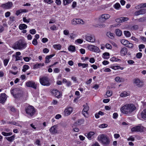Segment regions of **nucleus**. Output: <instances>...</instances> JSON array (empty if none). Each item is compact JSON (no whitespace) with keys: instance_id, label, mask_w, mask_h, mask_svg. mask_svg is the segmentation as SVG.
Returning <instances> with one entry per match:
<instances>
[{"instance_id":"1","label":"nucleus","mask_w":146,"mask_h":146,"mask_svg":"<svg viewBox=\"0 0 146 146\" xmlns=\"http://www.w3.org/2000/svg\"><path fill=\"white\" fill-rule=\"evenodd\" d=\"M136 109V107L134 104L129 103L123 105L120 110L122 113L128 115L131 114Z\"/></svg>"},{"instance_id":"2","label":"nucleus","mask_w":146,"mask_h":146,"mask_svg":"<svg viewBox=\"0 0 146 146\" xmlns=\"http://www.w3.org/2000/svg\"><path fill=\"white\" fill-rule=\"evenodd\" d=\"M27 44L21 40L16 42L13 45V48L15 49L22 50L27 47Z\"/></svg>"},{"instance_id":"3","label":"nucleus","mask_w":146,"mask_h":146,"mask_svg":"<svg viewBox=\"0 0 146 146\" xmlns=\"http://www.w3.org/2000/svg\"><path fill=\"white\" fill-rule=\"evenodd\" d=\"M101 143L104 146H109L110 141L106 135H101Z\"/></svg>"},{"instance_id":"4","label":"nucleus","mask_w":146,"mask_h":146,"mask_svg":"<svg viewBox=\"0 0 146 146\" xmlns=\"http://www.w3.org/2000/svg\"><path fill=\"white\" fill-rule=\"evenodd\" d=\"M39 80L40 84L43 86H48L50 85L48 78L47 77L40 78Z\"/></svg>"},{"instance_id":"5","label":"nucleus","mask_w":146,"mask_h":146,"mask_svg":"<svg viewBox=\"0 0 146 146\" xmlns=\"http://www.w3.org/2000/svg\"><path fill=\"white\" fill-rule=\"evenodd\" d=\"M132 132L137 131L142 132L146 131V128L141 125L133 127L131 129Z\"/></svg>"},{"instance_id":"6","label":"nucleus","mask_w":146,"mask_h":146,"mask_svg":"<svg viewBox=\"0 0 146 146\" xmlns=\"http://www.w3.org/2000/svg\"><path fill=\"white\" fill-rule=\"evenodd\" d=\"M26 113L29 116H32L35 112L34 108L32 106H29L26 109Z\"/></svg>"},{"instance_id":"7","label":"nucleus","mask_w":146,"mask_h":146,"mask_svg":"<svg viewBox=\"0 0 146 146\" xmlns=\"http://www.w3.org/2000/svg\"><path fill=\"white\" fill-rule=\"evenodd\" d=\"M121 43L125 46L129 48H132L133 47V44L130 43L128 40L125 39H122L121 40Z\"/></svg>"},{"instance_id":"8","label":"nucleus","mask_w":146,"mask_h":146,"mask_svg":"<svg viewBox=\"0 0 146 146\" xmlns=\"http://www.w3.org/2000/svg\"><path fill=\"white\" fill-rule=\"evenodd\" d=\"M87 48L91 51L96 52H99L100 51L99 48L94 45L89 44L87 46Z\"/></svg>"},{"instance_id":"9","label":"nucleus","mask_w":146,"mask_h":146,"mask_svg":"<svg viewBox=\"0 0 146 146\" xmlns=\"http://www.w3.org/2000/svg\"><path fill=\"white\" fill-rule=\"evenodd\" d=\"M21 92L19 88H12L11 90V92L15 98L18 97L19 94Z\"/></svg>"},{"instance_id":"10","label":"nucleus","mask_w":146,"mask_h":146,"mask_svg":"<svg viewBox=\"0 0 146 146\" xmlns=\"http://www.w3.org/2000/svg\"><path fill=\"white\" fill-rule=\"evenodd\" d=\"M85 40L86 41L94 43L95 41V38L94 35L90 34H88L85 36Z\"/></svg>"},{"instance_id":"11","label":"nucleus","mask_w":146,"mask_h":146,"mask_svg":"<svg viewBox=\"0 0 146 146\" xmlns=\"http://www.w3.org/2000/svg\"><path fill=\"white\" fill-rule=\"evenodd\" d=\"M71 23L73 25H76L77 24H83L84 22L81 19H74L71 21Z\"/></svg>"},{"instance_id":"12","label":"nucleus","mask_w":146,"mask_h":146,"mask_svg":"<svg viewBox=\"0 0 146 146\" xmlns=\"http://www.w3.org/2000/svg\"><path fill=\"white\" fill-rule=\"evenodd\" d=\"M83 107L84 108L82 111V113L85 117H88L89 116L88 111L89 109V107L86 104L84 105Z\"/></svg>"},{"instance_id":"13","label":"nucleus","mask_w":146,"mask_h":146,"mask_svg":"<svg viewBox=\"0 0 146 146\" xmlns=\"http://www.w3.org/2000/svg\"><path fill=\"white\" fill-rule=\"evenodd\" d=\"M27 86L29 87H31L34 89H36L38 84L32 81L27 82L26 83Z\"/></svg>"},{"instance_id":"14","label":"nucleus","mask_w":146,"mask_h":146,"mask_svg":"<svg viewBox=\"0 0 146 146\" xmlns=\"http://www.w3.org/2000/svg\"><path fill=\"white\" fill-rule=\"evenodd\" d=\"M72 111V108L70 107H67L65 109L63 114L64 116H68L70 114Z\"/></svg>"},{"instance_id":"15","label":"nucleus","mask_w":146,"mask_h":146,"mask_svg":"<svg viewBox=\"0 0 146 146\" xmlns=\"http://www.w3.org/2000/svg\"><path fill=\"white\" fill-rule=\"evenodd\" d=\"M133 83L135 86L138 87H141L143 85V82L139 78L134 79L133 80Z\"/></svg>"},{"instance_id":"16","label":"nucleus","mask_w":146,"mask_h":146,"mask_svg":"<svg viewBox=\"0 0 146 146\" xmlns=\"http://www.w3.org/2000/svg\"><path fill=\"white\" fill-rule=\"evenodd\" d=\"M51 92L52 95L57 98H60L62 96V93L56 89H53Z\"/></svg>"},{"instance_id":"17","label":"nucleus","mask_w":146,"mask_h":146,"mask_svg":"<svg viewBox=\"0 0 146 146\" xmlns=\"http://www.w3.org/2000/svg\"><path fill=\"white\" fill-rule=\"evenodd\" d=\"M13 6V3L11 2L8 1L7 3L3 4L1 7L5 9H11Z\"/></svg>"},{"instance_id":"18","label":"nucleus","mask_w":146,"mask_h":146,"mask_svg":"<svg viewBox=\"0 0 146 146\" xmlns=\"http://www.w3.org/2000/svg\"><path fill=\"white\" fill-rule=\"evenodd\" d=\"M50 133L52 134L56 133L57 132L56 125H54L52 127L49 129Z\"/></svg>"},{"instance_id":"19","label":"nucleus","mask_w":146,"mask_h":146,"mask_svg":"<svg viewBox=\"0 0 146 146\" xmlns=\"http://www.w3.org/2000/svg\"><path fill=\"white\" fill-rule=\"evenodd\" d=\"M129 18L127 17H122L116 19V21L117 22H123L128 21Z\"/></svg>"},{"instance_id":"20","label":"nucleus","mask_w":146,"mask_h":146,"mask_svg":"<svg viewBox=\"0 0 146 146\" xmlns=\"http://www.w3.org/2000/svg\"><path fill=\"white\" fill-rule=\"evenodd\" d=\"M6 99V95L5 93L2 94L0 96V103H4Z\"/></svg>"},{"instance_id":"21","label":"nucleus","mask_w":146,"mask_h":146,"mask_svg":"<svg viewBox=\"0 0 146 146\" xmlns=\"http://www.w3.org/2000/svg\"><path fill=\"white\" fill-rule=\"evenodd\" d=\"M128 50L126 47H123L120 50V54L121 56H124L126 55L127 53Z\"/></svg>"},{"instance_id":"22","label":"nucleus","mask_w":146,"mask_h":146,"mask_svg":"<svg viewBox=\"0 0 146 146\" xmlns=\"http://www.w3.org/2000/svg\"><path fill=\"white\" fill-rule=\"evenodd\" d=\"M94 133V132H90L87 133L85 134V136L87 137L89 140L92 139L93 138Z\"/></svg>"},{"instance_id":"23","label":"nucleus","mask_w":146,"mask_h":146,"mask_svg":"<svg viewBox=\"0 0 146 146\" xmlns=\"http://www.w3.org/2000/svg\"><path fill=\"white\" fill-rule=\"evenodd\" d=\"M44 65V63H36L33 66V68L34 69H36L40 68L42 67Z\"/></svg>"},{"instance_id":"24","label":"nucleus","mask_w":146,"mask_h":146,"mask_svg":"<svg viewBox=\"0 0 146 146\" xmlns=\"http://www.w3.org/2000/svg\"><path fill=\"white\" fill-rule=\"evenodd\" d=\"M110 17V15L108 14H103L101 15V20L105 21L109 18Z\"/></svg>"},{"instance_id":"25","label":"nucleus","mask_w":146,"mask_h":146,"mask_svg":"<svg viewBox=\"0 0 146 146\" xmlns=\"http://www.w3.org/2000/svg\"><path fill=\"white\" fill-rule=\"evenodd\" d=\"M145 7H146V3L140 4L139 5L136 6L135 7V8L136 9H139Z\"/></svg>"},{"instance_id":"26","label":"nucleus","mask_w":146,"mask_h":146,"mask_svg":"<svg viewBox=\"0 0 146 146\" xmlns=\"http://www.w3.org/2000/svg\"><path fill=\"white\" fill-rule=\"evenodd\" d=\"M68 49L69 51L74 52L76 51L75 47V46L70 45L68 46Z\"/></svg>"},{"instance_id":"27","label":"nucleus","mask_w":146,"mask_h":146,"mask_svg":"<svg viewBox=\"0 0 146 146\" xmlns=\"http://www.w3.org/2000/svg\"><path fill=\"white\" fill-rule=\"evenodd\" d=\"M129 94L128 92L124 91L122 92L120 94V96L122 98L125 97L129 96Z\"/></svg>"},{"instance_id":"28","label":"nucleus","mask_w":146,"mask_h":146,"mask_svg":"<svg viewBox=\"0 0 146 146\" xmlns=\"http://www.w3.org/2000/svg\"><path fill=\"white\" fill-rule=\"evenodd\" d=\"M141 118L144 119H146V109L144 110L141 114Z\"/></svg>"},{"instance_id":"29","label":"nucleus","mask_w":146,"mask_h":146,"mask_svg":"<svg viewBox=\"0 0 146 146\" xmlns=\"http://www.w3.org/2000/svg\"><path fill=\"white\" fill-rule=\"evenodd\" d=\"M54 55V54H52L46 56V57L45 62L47 63H48L50 62V59L53 57Z\"/></svg>"},{"instance_id":"30","label":"nucleus","mask_w":146,"mask_h":146,"mask_svg":"<svg viewBox=\"0 0 146 146\" xmlns=\"http://www.w3.org/2000/svg\"><path fill=\"white\" fill-rule=\"evenodd\" d=\"M19 28L20 30H22L27 28V26L25 24H20L19 25Z\"/></svg>"},{"instance_id":"31","label":"nucleus","mask_w":146,"mask_h":146,"mask_svg":"<svg viewBox=\"0 0 146 146\" xmlns=\"http://www.w3.org/2000/svg\"><path fill=\"white\" fill-rule=\"evenodd\" d=\"M107 36L111 39H113L114 38L115 35L113 33L110 32H108L106 33Z\"/></svg>"},{"instance_id":"32","label":"nucleus","mask_w":146,"mask_h":146,"mask_svg":"<svg viewBox=\"0 0 146 146\" xmlns=\"http://www.w3.org/2000/svg\"><path fill=\"white\" fill-rule=\"evenodd\" d=\"M100 18L98 19H96L95 20V24L94 25V27H98L100 26Z\"/></svg>"},{"instance_id":"33","label":"nucleus","mask_w":146,"mask_h":146,"mask_svg":"<svg viewBox=\"0 0 146 146\" xmlns=\"http://www.w3.org/2000/svg\"><path fill=\"white\" fill-rule=\"evenodd\" d=\"M102 57L104 59H108L110 58V54L108 52H105L104 53L102 56Z\"/></svg>"},{"instance_id":"34","label":"nucleus","mask_w":146,"mask_h":146,"mask_svg":"<svg viewBox=\"0 0 146 146\" xmlns=\"http://www.w3.org/2000/svg\"><path fill=\"white\" fill-rule=\"evenodd\" d=\"M112 94V92L109 90H107L106 94L105 96V97L108 98L110 97L111 96Z\"/></svg>"},{"instance_id":"35","label":"nucleus","mask_w":146,"mask_h":146,"mask_svg":"<svg viewBox=\"0 0 146 146\" xmlns=\"http://www.w3.org/2000/svg\"><path fill=\"white\" fill-rule=\"evenodd\" d=\"M53 46L54 48L56 50H60L62 48V46L60 44H54Z\"/></svg>"},{"instance_id":"36","label":"nucleus","mask_w":146,"mask_h":146,"mask_svg":"<svg viewBox=\"0 0 146 146\" xmlns=\"http://www.w3.org/2000/svg\"><path fill=\"white\" fill-rule=\"evenodd\" d=\"M78 65L79 67L82 66L83 68L87 67L88 65L87 64L78 63Z\"/></svg>"},{"instance_id":"37","label":"nucleus","mask_w":146,"mask_h":146,"mask_svg":"<svg viewBox=\"0 0 146 146\" xmlns=\"http://www.w3.org/2000/svg\"><path fill=\"white\" fill-rule=\"evenodd\" d=\"M115 32L116 35L117 36H121L122 34L121 31L118 29H116Z\"/></svg>"},{"instance_id":"38","label":"nucleus","mask_w":146,"mask_h":146,"mask_svg":"<svg viewBox=\"0 0 146 146\" xmlns=\"http://www.w3.org/2000/svg\"><path fill=\"white\" fill-rule=\"evenodd\" d=\"M124 34L125 36L127 37H130L131 35V33H130V32L128 31H124Z\"/></svg>"},{"instance_id":"39","label":"nucleus","mask_w":146,"mask_h":146,"mask_svg":"<svg viewBox=\"0 0 146 146\" xmlns=\"http://www.w3.org/2000/svg\"><path fill=\"white\" fill-rule=\"evenodd\" d=\"M113 7L116 10H119L121 7V5L119 3H117L113 5Z\"/></svg>"},{"instance_id":"40","label":"nucleus","mask_w":146,"mask_h":146,"mask_svg":"<svg viewBox=\"0 0 146 146\" xmlns=\"http://www.w3.org/2000/svg\"><path fill=\"white\" fill-rule=\"evenodd\" d=\"M83 41V40L81 39H78L76 40L75 41V44H82Z\"/></svg>"},{"instance_id":"41","label":"nucleus","mask_w":146,"mask_h":146,"mask_svg":"<svg viewBox=\"0 0 146 146\" xmlns=\"http://www.w3.org/2000/svg\"><path fill=\"white\" fill-rule=\"evenodd\" d=\"M30 19L29 18H27V17H23V21L24 23H29L30 22Z\"/></svg>"},{"instance_id":"42","label":"nucleus","mask_w":146,"mask_h":146,"mask_svg":"<svg viewBox=\"0 0 146 146\" xmlns=\"http://www.w3.org/2000/svg\"><path fill=\"white\" fill-rule=\"evenodd\" d=\"M73 0H63V4L66 5L70 3Z\"/></svg>"},{"instance_id":"43","label":"nucleus","mask_w":146,"mask_h":146,"mask_svg":"<svg viewBox=\"0 0 146 146\" xmlns=\"http://www.w3.org/2000/svg\"><path fill=\"white\" fill-rule=\"evenodd\" d=\"M15 136L14 135L10 137H6V139L9 141L11 142L13 141L14 139Z\"/></svg>"},{"instance_id":"44","label":"nucleus","mask_w":146,"mask_h":146,"mask_svg":"<svg viewBox=\"0 0 146 146\" xmlns=\"http://www.w3.org/2000/svg\"><path fill=\"white\" fill-rule=\"evenodd\" d=\"M29 68V66L27 65H25L23 66V68L22 69V71L23 72H25Z\"/></svg>"},{"instance_id":"45","label":"nucleus","mask_w":146,"mask_h":146,"mask_svg":"<svg viewBox=\"0 0 146 146\" xmlns=\"http://www.w3.org/2000/svg\"><path fill=\"white\" fill-rule=\"evenodd\" d=\"M77 36L76 34L74 33H70V38L71 39H74Z\"/></svg>"},{"instance_id":"46","label":"nucleus","mask_w":146,"mask_h":146,"mask_svg":"<svg viewBox=\"0 0 146 146\" xmlns=\"http://www.w3.org/2000/svg\"><path fill=\"white\" fill-rule=\"evenodd\" d=\"M1 134L4 136H8L11 135L12 134V133L11 132L7 133L3 131L2 132Z\"/></svg>"},{"instance_id":"47","label":"nucleus","mask_w":146,"mask_h":146,"mask_svg":"<svg viewBox=\"0 0 146 146\" xmlns=\"http://www.w3.org/2000/svg\"><path fill=\"white\" fill-rule=\"evenodd\" d=\"M115 80L117 82H121L122 81V79L118 76H117L115 78Z\"/></svg>"},{"instance_id":"48","label":"nucleus","mask_w":146,"mask_h":146,"mask_svg":"<svg viewBox=\"0 0 146 146\" xmlns=\"http://www.w3.org/2000/svg\"><path fill=\"white\" fill-rule=\"evenodd\" d=\"M142 53L141 52H139L136 54V57L137 58L140 59L142 57Z\"/></svg>"},{"instance_id":"49","label":"nucleus","mask_w":146,"mask_h":146,"mask_svg":"<svg viewBox=\"0 0 146 146\" xmlns=\"http://www.w3.org/2000/svg\"><path fill=\"white\" fill-rule=\"evenodd\" d=\"M50 29L52 31H55L57 29V27L55 25H53L50 27Z\"/></svg>"},{"instance_id":"50","label":"nucleus","mask_w":146,"mask_h":146,"mask_svg":"<svg viewBox=\"0 0 146 146\" xmlns=\"http://www.w3.org/2000/svg\"><path fill=\"white\" fill-rule=\"evenodd\" d=\"M84 121L82 119H80L77 122H76L77 124L78 125H80L83 123Z\"/></svg>"},{"instance_id":"51","label":"nucleus","mask_w":146,"mask_h":146,"mask_svg":"<svg viewBox=\"0 0 146 146\" xmlns=\"http://www.w3.org/2000/svg\"><path fill=\"white\" fill-rule=\"evenodd\" d=\"M9 62V59H6L4 60L3 61L4 64L5 66H6L7 65V64Z\"/></svg>"},{"instance_id":"52","label":"nucleus","mask_w":146,"mask_h":146,"mask_svg":"<svg viewBox=\"0 0 146 146\" xmlns=\"http://www.w3.org/2000/svg\"><path fill=\"white\" fill-rule=\"evenodd\" d=\"M111 68L113 69L117 70L119 68V66H111Z\"/></svg>"},{"instance_id":"53","label":"nucleus","mask_w":146,"mask_h":146,"mask_svg":"<svg viewBox=\"0 0 146 146\" xmlns=\"http://www.w3.org/2000/svg\"><path fill=\"white\" fill-rule=\"evenodd\" d=\"M141 15L144 14L146 13V9H143L139 10Z\"/></svg>"},{"instance_id":"54","label":"nucleus","mask_w":146,"mask_h":146,"mask_svg":"<svg viewBox=\"0 0 146 146\" xmlns=\"http://www.w3.org/2000/svg\"><path fill=\"white\" fill-rule=\"evenodd\" d=\"M106 48L108 49H111L112 48V46L109 44H106Z\"/></svg>"},{"instance_id":"55","label":"nucleus","mask_w":146,"mask_h":146,"mask_svg":"<svg viewBox=\"0 0 146 146\" xmlns=\"http://www.w3.org/2000/svg\"><path fill=\"white\" fill-rule=\"evenodd\" d=\"M32 44L34 45H36L38 44V42L37 40L36 39L34 38L32 41Z\"/></svg>"},{"instance_id":"56","label":"nucleus","mask_w":146,"mask_h":146,"mask_svg":"<svg viewBox=\"0 0 146 146\" xmlns=\"http://www.w3.org/2000/svg\"><path fill=\"white\" fill-rule=\"evenodd\" d=\"M118 115L117 113H114L113 114V117L114 119H116L117 117H118Z\"/></svg>"},{"instance_id":"57","label":"nucleus","mask_w":146,"mask_h":146,"mask_svg":"<svg viewBox=\"0 0 146 146\" xmlns=\"http://www.w3.org/2000/svg\"><path fill=\"white\" fill-rule=\"evenodd\" d=\"M69 33V31L68 30H65L63 31V33L65 35H67Z\"/></svg>"},{"instance_id":"58","label":"nucleus","mask_w":146,"mask_h":146,"mask_svg":"<svg viewBox=\"0 0 146 146\" xmlns=\"http://www.w3.org/2000/svg\"><path fill=\"white\" fill-rule=\"evenodd\" d=\"M128 141H133L135 140V138L132 136H130L127 139Z\"/></svg>"},{"instance_id":"59","label":"nucleus","mask_w":146,"mask_h":146,"mask_svg":"<svg viewBox=\"0 0 146 146\" xmlns=\"http://www.w3.org/2000/svg\"><path fill=\"white\" fill-rule=\"evenodd\" d=\"M103 70L105 72H109L111 71V69L109 68H103Z\"/></svg>"},{"instance_id":"60","label":"nucleus","mask_w":146,"mask_h":146,"mask_svg":"<svg viewBox=\"0 0 146 146\" xmlns=\"http://www.w3.org/2000/svg\"><path fill=\"white\" fill-rule=\"evenodd\" d=\"M60 71V69L58 68H55L53 70L54 72L55 73H58Z\"/></svg>"},{"instance_id":"61","label":"nucleus","mask_w":146,"mask_h":146,"mask_svg":"<svg viewBox=\"0 0 146 146\" xmlns=\"http://www.w3.org/2000/svg\"><path fill=\"white\" fill-rule=\"evenodd\" d=\"M30 33L31 34L34 35L36 33V31L35 29H32L30 30Z\"/></svg>"},{"instance_id":"62","label":"nucleus","mask_w":146,"mask_h":146,"mask_svg":"<svg viewBox=\"0 0 146 146\" xmlns=\"http://www.w3.org/2000/svg\"><path fill=\"white\" fill-rule=\"evenodd\" d=\"M71 79L75 83H77L78 81H77L76 78L75 77L72 76L71 77Z\"/></svg>"},{"instance_id":"63","label":"nucleus","mask_w":146,"mask_h":146,"mask_svg":"<svg viewBox=\"0 0 146 146\" xmlns=\"http://www.w3.org/2000/svg\"><path fill=\"white\" fill-rule=\"evenodd\" d=\"M21 13H22V9H20L17 10L16 11V14L17 16H18Z\"/></svg>"},{"instance_id":"64","label":"nucleus","mask_w":146,"mask_h":146,"mask_svg":"<svg viewBox=\"0 0 146 146\" xmlns=\"http://www.w3.org/2000/svg\"><path fill=\"white\" fill-rule=\"evenodd\" d=\"M131 39L136 42H138V39L134 36L131 37Z\"/></svg>"}]
</instances>
